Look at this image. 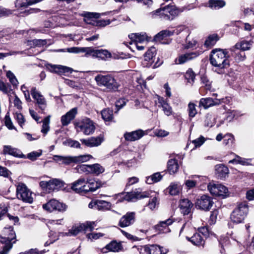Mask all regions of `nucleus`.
I'll return each instance as SVG.
<instances>
[{
    "label": "nucleus",
    "mask_w": 254,
    "mask_h": 254,
    "mask_svg": "<svg viewBox=\"0 0 254 254\" xmlns=\"http://www.w3.org/2000/svg\"><path fill=\"white\" fill-rule=\"evenodd\" d=\"M230 245V242L228 237H221L219 240L220 252L221 254H227L226 249Z\"/></svg>",
    "instance_id": "obj_33"
},
{
    "label": "nucleus",
    "mask_w": 254,
    "mask_h": 254,
    "mask_svg": "<svg viewBox=\"0 0 254 254\" xmlns=\"http://www.w3.org/2000/svg\"><path fill=\"white\" fill-rule=\"evenodd\" d=\"M4 154H9L13 156H16V150L14 148H12L9 145H4L3 150Z\"/></svg>",
    "instance_id": "obj_55"
},
{
    "label": "nucleus",
    "mask_w": 254,
    "mask_h": 254,
    "mask_svg": "<svg viewBox=\"0 0 254 254\" xmlns=\"http://www.w3.org/2000/svg\"><path fill=\"white\" fill-rule=\"evenodd\" d=\"M89 183V187L91 190V192L95 191L98 188H100V184L94 180H88Z\"/></svg>",
    "instance_id": "obj_59"
},
{
    "label": "nucleus",
    "mask_w": 254,
    "mask_h": 254,
    "mask_svg": "<svg viewBox=\"0 0 254 254\" xmlns=\"http://www.w3.org/2000/svg\"><path fill=\"white\" fill-rule=\"evenodd\" d=\"M92 158V156L89 154L74 156L54 155L53 156V160L60 164L69 165L72 163L79 164L85 162Z\"/></svg>",
    "instance_id": "obj_3"
},
{
    "label": "nucleus",
    "mask_w": 254,
    "mask_h": 254,
    "mask_svg": "<svg viewBox=\"0 0 254 254\" xmlns=\"http://www.w3.org/2000/svg\"><path fill=\"white\" fill-rule=\"evenodd\" d=\"M199 54L200 53L198 52H194L180 55L175 59V64H184L196 58Z\"/></svg>",
    "instance_id": "obj_16"
},
{
    "label": "nucleus",
    "mask_w": 254,
    "mask_h": 254,
    "mask_svg": "<svg viewBox=\"0 0 254 254\" xmlns=\"http://www.w3.org/2000/svg\"><path fill=\"white\" fill-rule=\"evenodd\" d=\"M249 212V208L246 202L238 204L231 214V221L235 223H243Z\"/></svg>",
    "instance_id": "obj_4"
},
{
    "label": "nucleus",
    "mask_w": 254,
    "mask_h": 254,
    "mask_svg": "<svg viewBox=\"0 0 254 254\" xmlns=\"http://www.w3.org/2000/svg\"><path fill=\"white\" fill-rule=\"evenodd\" d=\"M150 193L149 192L144 191L142 193L138 191L127 192L125 196V199L127 201H133L136 198H143L149 197Z\"/></svg>",
    "instance_id": "obj_23"
},
{
    "label": "nucleus",
    "mask_w": 254,
    "mask_h": 254,
    "mask_svg": "<svg viewBox=\"0 0 254 254\" xmlns=\"http://www.w3.org/2000/svg\"><path fill=\"white\" fill-rule=\"evenodd\" d=\"M90 173L95 174L96 175L103 173L105 171L104 167L97 163L90 165Z\"/></svg>",
    "instance_id": "obj_41"
},
{
    "label": "nucleus",
    "mask_w": 254,
    "mask_h": 254,
    "mask_svg": "<svg viewBox=\"0 0 254 254\" xmlns=\"http://www.w3.org/2000/svg\"><path fill=\"white\" fill-rule=\"evenodd\" d=\"M0 91L4 93H7L9 96V101H12L14 104L16 105V94L10 86H7L3 81L0 80Z\"/></svg>",
    "instance_id": "obj_20"
},
{
    "label": "nucleus",
    "mask_w": 254,
    "mask_h": 254,
    "mask_svg": "<svg viewBox=\"0 0 254 254\" xmlns=\"http://www.w3.org/2000/svg\"><path fill=\"white\" fill-rule=\"evenodd\" d=\"M185 78L190 83L193 82L195 78V74L192 69H189L185 74Z\"/></svg>",
    "instance_id": "obj_57"
},
{
    "label": "nucleus",
    "mask_w": 254,
    "mask_h": 254,
    "mask_svg": "<svg viewBox=\"0 0 254 254\" xmlns=\"http://www.w3.org/2000/svg\"><path fill=\"white\" fill-rule=\"evenodd\" d=\"M173 222V220L171 218H169L165 221L160 222L155 227L156 230L160 233H165L169 232L168 226L171 225Z\"/></svg>",
    "instance_id": "obj_26"
},
{
    "label": "nucleus",
    "mask_w": 254,
    "mask_h": 254,
    "mask_svg": "<svg viewBox=\"0 0 254 254\" xmlns=\"http://www.w3.org/2000/svg\"><path fill=\"white\" fill-rule=\"evenodd\" d=\"M144 135V132L141 129H138L129 132H126L124 137L127 141H134L139 139Z\"/></svg>",
    "instance_id": "obj_21"
},
{
    "label": "nucleus",
    "mask_w": 254,
    "mask_h": 254,
    "mask_svg": "<svg viewBox=\"0 0 254 254\" xmlns=\"http://www.w3.org/2000/svg\"><path fill=\"white\" fill-rule=\"evenodd\" d=\"M156 97L157 101H156V104H158V107L162 109L164 115L167 117L173 116L175 118L176 114L174 112L168 99H165L164 97L157 95Z\"/></svg>",
    "instance_id": "obj_10"
},
{
    "label": "nucleus",
    "mask_w": 254,
    "mask_h": 254,
    "mask_svg": "<svg viewBox=\"0 0 254 254\" xmlns=\"http://www.w3.org/2000/svg\"><path fill=\"white\" fill-rule=\"evenodd\" d=\"M78 131L82 132L85 135L92 134L95 129L93 122L89 118L83 119L76 126Z\"/></svg>",
    "instance_id": "obj_9"
},
{
    "label": "nucleus",
    "mask_w": 254,
    "mask_h": 254,
    "mask_svg": "<svg viewBox=\"0 0 254 254\" xmlns=\"http://www.w3.org/2000/svg\"><path fill=\"white\" fill-rule=\"evenodd\" d=\"M77 113V108H73L61 117V121L63 126H66L73 120Z\"/></svg>",
    "instance_id": "obj_17"
},
{
    "label": "nucleus",
    "mask_w": 254,
    "mask_h": 254,
    "mask_svg": "<svg viewBox=\"0 0 254 254\" xmlns=\"http://www.w3.org/2000/svg\"><path fill=\"white\" fill-rule=\"evenodd\" d=\"M51 116H48L43 121L42 128L41 132L45 135L46 134L50 129V122Z\"/></svg>",
    "instance_id": "obj_46"
},
{
    "label": "nucleus",
    "mask_w": 254,
    "mask_h": 254,
    "mask_svg": "<svg viewBox=\"0 0 254 254\" xmlns=\"http://www.w3.org/2000/svg\"><path fill=\"white\" fill-rule=\"evenodd\" d=\"M135 221V213L128 212L123 215L120 219L119 225L122 227H126L132 225Z\"/></svg>",
    "instance_id": "obj_14"
},
{
    "label": "nucleus",
    "mask_w": 254,
    "mask_h": 254,
    "mask_svg": "<svg viewBox=\"0 0 254 254\" xmlns=\"http://www.w3.org/2000/svg\"><path fill=\"white\" fill-rule=\"evenodd\" d=\"M253 43L254 42L252 40H243L236 43L234 47L235 49H240L241 50L245 51L250 50Z\"/></svg>",
    "instance_id": "obj_32"
},
{
    "label": "nucleus",
    "mask_w": 254,
    "mask_h": 254,
    "mask_svg": "<svg viewBox=\"0 0 254 254\" xmlns=\"http://www.w3.org/2000/svg\"><path fill=\"white\" fill-rule=\"evenodd\" d=\"M103 137L99 136L97 137H92L88 139H81L80 141L82 144L89 147H93L100 145L103 141Z\"/></svg>",
    "instance_id": "obj_19"
},
{
    "label": "nucleus",
    "mask_w": 254,
    "mask_h": 254,
    "mask_svg": "<svg viewBox=\"0 0 254 254\" xmlns=\"http://www.w3.org/2000/svg\"><path fill=\"white\" fill-rule=\"evenodd\" d=\"M188 111L190 118H192L194 117L197 113L196 109V105L193 103L190 102L188 105Z\"/></svg>",
    "instance_id": "obj_49"
},
{
    "label": "nucleus",
    "mask_w": 254,
    "mask_h": 254,
    "mask_svg": "<svg viewBox=\"0 0 254 254\" xmlns=\"http://www.w3.org/2000/svg\"><path fill=\"white\" fill-rule=\"evenodd\" d=\"M187 239L197 247H204L205 240L199 233H196L191 237H187Z\"/></svg>",
    "instance_id": "obj_27"
},
{
    "label": "nucleus",
    "mask_w": 254,
    "mask_h": 254,
    "mask_svg": "<svg viewBox=\"0 0 254 254\" xmlns=\"http://www.w3.org/2000/svg\"><path fill=\"white\" fill-rule=\"evenodd\" d=\"M216 174L220 178H224L229 173V169L226 166L219 164L215 166Z\"/></svg>",
    "instance_id": "obj_30"
},
{
    "label": "nucleus",
    "mask_w": 254,
    "mask_h": 254,
    "mask_svg": "<svg viewBox=\"0 0 254 254\" xmlns=\"http://www.w3.org/2000/svg\"><path fill=\"white\" fill-rule=\"evenodd\" d=\"M168 251L157 245H148L142 246L139 250L140 254H166Z\"/></svg>",
    "instance_id": "obj_11"
},
{
    "label": "nucleus",
    "mask_w": 254,
    "mask_h": 254,
    "mask_svg": "<svg viewBox=\"0 0 254 254\" xmlns=\"http://www.w3.org/2000/svg\"><path fill=\"white\" fill-rule=\"evenodd\" d=\"M184 8H178L175 5L168 4L150 13L152 18H159L165 20H174L180 13L184 10Z\"/></svg>",
    "instance_id": "obj_1"
},
{
    "label": "nucleus",
    "mask_w": 254,
    "mask_h": 254,
    "mask_svg": "<svg viewBox=\"0 0 254 254\" xmlns=\"http://www.w3.org/2000/svg\"><path fill=\"white\" fill-rule=\"evenodd\" d=\"M132 43H141L145 41H149L145 33H132L128 35Z\"/></svg>",
    "instance_id": "obj_28"
},
{
    "label": "nucleus",
    "mask_w": 254,
    "mask_h": 254,
    "mask_svg": "<svg viewBox=\"0 0 254 254\" xmlns=\"http://www.w3.org/2000/svg\"><path fill=\"white\" fill-rule=\"evenodd\" d=\"M31 94L35 101L36 109L39 110L41 113H44L47 108V101L44 96L40 93L35 87H32L31 90Z\"/></svg>",
    "instance_id": "obj_8"
},
{
    "label": "nucleus",
    "mask_w": 254,
    "mask_h": 254,
    "mask_svg": "<svg viewBox=\"0 0 254 254\" xmlns=\"http://www.w3.org/2000/svg\"><path fill=\"white\" fill-rule=\"evenodd\" d=\"M45 251H39L37 249H31L25 253H21L19 254H44Z\"/></svg>",
    "instance_id": "obj_64"
},
{
    "label": "nucleus",
    "mask_w": 254,
    "mask_h": 254,
    "mask_svg": "<svg viewBox=\"0 0 254 254\" xmlns=\"http://www.w3.org/2000/svg\"><path fill=\"white\" fill-rule=\"evenodd\" d=\"M198 181L195 180H187L185 181V185L188 189H190L195 187Z\"/></svg>",
    "instance_id": "obj_63"
},
{
    "label": "nucleus",
    "mask_w": 254,
    "mask_h": 254,
    "mask_svg": "<svg viewBox=\"0 0 254 254\" xmlns=\"http://www.w3.org/2000/svg\"><path fill=\"white\" fill-rule=\"evenodd\" d=\"M209 6L213 9H218L224 7L226 2L223 0H209Z\"/></svg>",
    "instance_id": "obj_39"
},
{
    "label": "nucleus",
    "mask_w": 254,
    "mask_h": 254,
    "mask_svg": "<svg viewBox=\"0 0 254 254\" xmlns=\"http://www.w3.org/2000/svg\"><path fill=\"white\" fill-rule=\"evenodd\" d=\"M17 198L29 203H31L33 201L32 192L23 183H19L17 185Z\"/></svg>",
    "instance_id": "obj_7"
},
{
    "label": "nucleus",
    "mask_w": 254,
    "mask_h": 254,
    "mask_svg": "<svg viewBox=\"0 0 254 254\" xmlns=\"http://www.w3.org/2000/svg\"><path fill=\"white\" fill-rule=\"evenodd\" d=\"M6 72V76L8 79L9 81L12 84L13 90L16 87V77L14 74L10 70H5Z\"/></svg>",
    "instance_id": "obj_51"
},
{
    "label": "nucleus",
    "mask_w": 254,
    "mask_h": 254,
    "mask_svg": "<svg viewBox=\"0 0 254 254\" xmlns=\"http://www.w3.org/2000/svg\"><path fill=\"white\" fill-rule=\"evenodd\" d=\"M163 177L159 172L154 173L153 175L146 178V183L148 184H153L159 182Z\"/></svg>",
    "instance_id": "obj_37"
},
{
    "label": "nucleus",
    "mask_w": 254,
    "mask_h": 254,
    "mask_svg": "<svg viewBox=\"0 0 254 254\" xmlns=\"http://www.w3.org/2000/svg\"><path fill=\"white\" fill-rule=\"evenodd\" d=\"M112 206L110 202L102 200H96V209L101 211L109 210Z\"/></svg>",
    "instance_id": "obj_35"
},
{
    "label": "nucleus",
    "mask_w": 254,
    "mask_h": 254,
    "mask_svg": "<svg viewBox=\"0 0 254 254\" xmlns=\"http://www.w3.org/2000/svg\"><path fill=\"white\" fill-rule=\"evenodd\" d=\"M95 80L98 85L104 86L109 90H116L119 87L114 77L110 74H98L95 76Z\"/></svg>",
    "instance_id": "obj_5"
},
{
    "label": "nucleus",
    "mask_w": 254,
    "mask_h": 254,
    "mask_svg": "<svg viewBox=\"0 0 254 254\" xmlns=\"http://www.w3.org/2000/svg\"><path fill=\"white\" fill-rule=\"evenodd\" d=\"M82 47H71L67 48L66 50L64 49H60L57 50L58 52H65L67 51L69 53H81Z\"/></svg>",
    "instance_id": "obj_60"
},
{
    "label": "nucleus",
    "mask_w": 254,
    "mask_h": 254,
    "mask_svg": "<svg viewBox=\"0 0 254 254\" xmlns=\"http://www.w3.org/2000/svg\"><path fill=\"white\" fill-rule=\"evenodd\" d=\"M81 53H85V56L86 57L91 56L95 58L96 49H94L91 47H82Z\"/></svg>",
    "instance_id": "obj_48"
},
{
    "label": "nucleus",
    "mask_w": 254,
    "mask_h": 254,
    "mask_svg": "<svg viewBox=\"0 0 254 254\" xmlns=\"http://www.w3.org/2000/svg\"><path fill=\"white\" fill-rule=\"evenodd\" d=\"M168 171L170 174H175L178 171L179 164L176 159H169L167 163Z\"/></svg>",
    "instance_id": "obj_31"
},
{
    "label": "nucleus",
    "mask_w": 254,
    "mask_h": 254,
    "mask_svg": "<svg viewBox=\"0 0 254 254\" xmlns=\"http://www.w3.org/2000/svg\"><path fill=\"white\" fill-rule=\"evenodd\" d=\"M122 245L121 243H118L116 241H112L102 249V252L106 253L108 251L116 252L122 249Z\"/></svg>",
    "instance_id": "obj_25"
},
{
    "label": "nucleus",
    "mask_w": 254,
    "mask_h": 254,
    "mask_svg": "<svg viewBox=\"0 0 254 254\" xmlns=\"http://www.w3.org/2000/svg\"><path fill=\"white\" fill-rule=\"evenodd\" d=\"M95 222L87 221L84 223L80 224L78 226H75L69 230L67 233H61L63 236H76L81 231H92L95 226Z\"/></svg>",
    "instance_id": "obj_6"
},
{
    "label": "nucleus",
    "mask_w": 254,
    "mask_h": 254,
    "mask_svg": "<svg viewBox=\"0 0 254 254\" xmlns=\"http://www.w3.org/2000/svg\"><path fill=\"white\" fill-rule=\"evenodd\" d=\"M61 233V232L57 233L54 231H50V232L49 233L50 243H53L56 241L58 240L59 239L60 236L63 237L62 235L60 234Z\"/></svg>",
    "instance_id": "obj_54"
},
{
    "label": "nucleus",
    "mask_w": 254,
    "mask_h": 254,
    "mask_svg": "<svg viewBox=\"0 0 254 254\" xmlns=\"http://www.w3.org/2000/svg\"><path fill=\"white\" fill-rule=\"evenodd\" d=\"M81 15L84 17V20L86 22L90 23V22H88L89 20L92 18H98L100 16V14L97 12H84L82 13Z\"/></svg>",
    "instance_id": "obj_42"
},
{
    "label": "nucleus",
    "mask_w": 254,
    "mask_h": 254,
    "mask_svg": "<svg viewBox=\"0 0 254 254\" xmlns=\"http://www.w3.org/2000/svg\"><path fill=\"white\" fill-rule=\"evenodd\" d=\"M30 45L36 47H41L46 45L47 41L42 39H34L29 41Z\"/></svg>",
    "instance_id": "obj_53"
},
{
    "label": "nucleus",
    "mask_w": 254,
    "mask_h": 254,
    "mask_svg": "<svg viewBox=\"0 0 254 254\" xmlns=\"http://www.w3.org/2000/svg\"><path fill=\"white\" fill-rule=\"evenodd\" d=\"M219 184L214 183L213 182L210 183L208 186L207 188L211 194L217 196L219 195Z\"/></svg>",
    "instance_id": "obj_44"
},
{
    "label": "nucleus",
    "mask_w": 254,
    "mask_h": 254,
    "mask_svg": "<svg viewBox=\"0 0 254 254\" xmlns=\"http://www.w3.org/2000/svg\"><path fill=\"white\" fill-rule=\"evenodd\" d=\"M111 56V53L106 50H96L95 58L106 60Z\"/></svg>",
    "instance_id": "obj_38"
},
{
    "label": "nucleus",
    "mask_w": 254,
    "mask_h": 254,
    "mask_svg": "<svg viewBox=\"0 0 254 254\" xmlns=\"http://www.w3.org/2000/svg\"><path fill=\"white\" fill-rule=\"evenodd\" d=\"M156 50L154 47H151L144 54V60L143 65L146 66H150L154 62Z\"/></svg>",
    "instance_id": "obj_18"
},
{
    "label": "nucleus",
    "mask_w": 254,
    "mask_h": 254,
    "mask_svg": "<svg viewBox=\"0 0 254 254\" xmlns=\"http://www.w3.org/2000/svg\"><path fill=\"white\" fill-rule=\"evenodd\" d=\"M65 145L75 148H80L81 147L80 143L76 140L71 139H66L64 143Z\"/></svg>",
    "instance_id": "obj_50"
},
{
    "label": "nucleus",
    "mask_w": 254,
    "mask_h": 254,
    "mask_svg": "<svg viewBox=\"0 0 254 254\" xmlns=\"http://www.w3.org/2000/svg\"><path fill=\"white\" fill-rule=\"evenodd\" d=\"M42 154V150H39L37 151H32L27 154V158L33 161L36 160L38 157H40Z\"/></svg>",
    "instance_id": "obj_52"
},
{
    "label": "nucleus",
    "mask_w": 254,
    "mask_h": 254,
    "mask_svg": "<svg viewBox=\"0 0 254 254\" xmlns=\"http://www.w3.org/2000/svg\"><path fill=\"white\" fill-rule=\"evenodd\" d=\"M158 204L159 202L157 198L156 197H154L150 199L148 203V206L150 209L153 210L158 206Z\"/></svg>",
    "instance_id": "obj_61"
},
{
    "label": "nucleus",
    "mask_w": 254,
    "mask_h": 254,
    "mask_svg": "<svg viewBox=\"0 0 254 254\" xmlns=\"http://www.w3.org/2000/svg\"><path fill=\"white\" fill-rule=\"evenodd\" d=\"M192 206V203L188 199L184 198L180 200L179 207L181 213L184 215L190 213Z\"/></svg>",
    "instance_id": "obj_22"
},
{
    "label": "nucleus",
    "mask_w": 254,
    "mask_h": 254,
    "mask_svg": "<svg viewBox=\"0 0 254 254\" xmlns=\"http://www.w3.org/2000/svg\"><path fill=\"white\" fill-rule=\"evenodd\" d=\"M213 204L212 198L208 195H202L197 199L195 202L196 207L205 211L209 210Z\"/></svg>",
    "instance_id": "obj_13"
},
{
    "label": "nucleus",
    "mask_w": 254,
    "mask_h": 254,
    "mask_svg": "<svg viewBox=\"0 0 254 254\" xmlns=\"http://www.w3.org/2000/svg\"><path fill=\"white\" fill-rule=\"evenodd\" d=\"M86 180L83 178H79L77 181L71 184V189L76 193L81 192L82 186L85 184Z\"/></svg>",
    "instance_id": "obj_34"
},
{
    "label": "nucleus",
    "mask_w": 254,
    "mask_h": 254,
    "mask_svg": "<svg viewBox=\"0 0 254 254\" xmlns=\"http://www.w3.org/2000/svg\"><path fill=\"white\" fill-rule=\"evenodd\" d=\"M67 205L62 202H60L56 199H51L47 203L43 205V208L50 212L54 210L59 212L65 211L67 209Z\"/></svg>",
    "instance_id": "obj_12"
},
{
    "label": "nucleus",
    "mask_w": 254,
    "mask_h": 254,
    "mask_svg": "<svg viewBox=\"0 0 254 254\" xmlns=\"http://www.w3.org/2000/svg\"><path fill=\"white\" fill-rule=\"evenodd\" d=\"M251 160L250 159L241 158L239 156H237L235 159L231 160L229 161V163L240 164L243 165H250Z\"/></svg>",
    "instance_id": "obj_43"
},
{
    "label": "nucleus",
    "mask_w": 254,
    "mask_h": 254,
    "mask_svg": "<svg viewBox=\"0 0 254 254\" xmlns=\"http://www.w3.org/2000/svg\"><path fill=\"white\" fill-rule=\"evenodd\" d=\"M231 50L233 52L232 56L237 62H242L246 59V57L244 51H240V49H235V47L232 48Z\"/></svg>",
    "instance_id": "obj_29"
},
{
    "label": "nucleus",
    "mask_w": 254,
    "mask_h": 254,
    "mask_svg": "<svg viewBox=\"0 0 254 254\" xmlns=\"http://www.w3.org/2000/svg\"><path fill=\"white\" fill-rule=\"evenodd\" d=\"M4 232L7 234V239L9 242L3 246V250L2 251H0V254H7V253L11 249L12 246L10 241L14 240L15 238V234L13 227H9L8 228H5Z\"/></svg>",
    "instance_id": "obj_15"
},
{
    "label": "nucleus",
    "mask_w": 254,
    "mask_h": 254,
    "mask_svg": "<svg viewBox=\"0 0 254 254\" xmlns=\"http://www.w3.org/2000/svg\"><path fill=\"white\" fill-rule=\"evenodd\" d=\"M218 40L219 37L217 34L210 35L206 39L204 46L206 47H211L215 44Z\"/></svg>",
    "instance_id": "obj_40"
},
{
    "label": "nucleus",
    "mask_w": 254,
    "mask_h": 254,
    "mask_svg": "<svg viewBox=\"0 0 254 254\" xmlns=\"http://www.w3.org/2000/svg\"><path fill=\"white\" fill-rule=\"evenodd\" d=\"M220 103L217 99H213L212 98H201L199 102V107H202L204 109H207L210 107L218 105Z\"/></svg>",
    "instance_id": "obj_24"
},
{
    "label": "nucleus",
    "mask_w": 254,
    "mask_h": 254,
    "mask_svg": "<svg viewBox=\"0 0 254 254\" xmlns=\"http://www.w3.org/2000/svg\"><path fill=\"white\" fill-rule=\"evenodd\" d=\"M213 120L214 118L211 114H206L204 120V126L205 127H212L214 124Z\"/></svg>",
    "instance_id": "obj_56"
},
{
    "label": "nucleus",
    "mask_w": 254,
    "mask_h": 254,
    "mask_svg": "<svg viewBox=\"0 0 254 254\" xmlns=\"http://www.w3.org/2000/svg\"><path fill=\"white\" fill-rule=\"evenodd\" d=\"M4 124L5 126L9 129H12L14 128V127L11 122L9 117V114L7 113L4 118Z\"/></svg>",
    "instance_id": "obj_58"
},
{
    "label": "nucleus",
    "mask_w": 254,
    "mask_h": 254,
    "mask_svg": "<svg viewBox=\"0 0 254 254\" xmlns=\"http://www.w3.org/2000/svg\"><path fill=\"white\" fill-rule=\"evenodd\" d=\"M101 115L105 121H110L113 118V111L109 109L103 110L101 112Z\"/></svg>",
    "instance_id": "obj_47"
},
{
    "label": "nucleus",
    "mask_w": 254,
    "mask_h": 254,
    "mask_svg": "<svg viewBox=\"0 0 254 254\" xmlns=\"http://www.w3.org/2000/svg\"><path fill=\"white\" fill-rule=\"evenodd\" d=\"M80 190L81 192H79L78 193L81 194H84L87 193L88 192H91V190L89 187V183L88 181H86L83 186H82L81 189Z\"/></svg>",
    "instance_id": "obj_62"
},
{
    "label": "nucleus",
    "mask_w": 254,
    "mask_h": 254,
    "mask_svg": "<svg viewBox=\"0 0 254 254\" xmlns=\"http://www.w3.org/2000/svg\"><path fill=\"white\" fill-rule=\"evenodd\" d=\"M169 193L172 195L178 194L180 190V187L178 184L171 183L168 188Z\"/></svg>",
    "instance_id": "obj_45"
},
{
    "label": "nucleus",
    "mask_w": 254,
    "mask_h": 254,
    "mask_svg": "<svg viewBox=\"0 0 254 254\" xmlns=\"http://www.w3.org/2000/svg\"><path fill=\"white\" fill-rule=\"evenodd\" d=\"M227 50L215 49L211 51L210 56L211 64L215 67L222 69L227 67L229 64Z\"/></svg>",
    "instance_id": "obj_2"
},
{
    "label": "nucleus",
    "mask_w": 254,
    "mask_h": 254,
    "mask_svg": "<svg viewBox=\"0 0 254 254\" xmlns=\"http://www.w3.org/2000/svg\"><path fill=\"white\" fill-rule=\"evenodd\" d=\"M52 67L53 69L54 72H55V73H59L60 74L68 72L71 73L72 71V69L71 68L60 65H54L52 66Z\"/></svg>",
    "instance_id": "obj_36"
}]
</instances>
